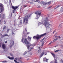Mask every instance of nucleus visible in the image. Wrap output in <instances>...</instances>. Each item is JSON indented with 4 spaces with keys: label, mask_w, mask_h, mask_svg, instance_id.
<instances>
[{
    "label": "nucleus",
    "mask_w": 63,
    "mask_h": 63,
    "mask_svg": "<svg viewBox=\"0 0 63 63\" xmlns=\"http://www.w3.org/2000/svg\"><path fill=\"white\" fill-rule=\"evenodd\" d=\"M58 40V38H56V39H55L53 41L54 42H56L57 40Z\"/></svg>",
    "instance_id": "f3484780"
},
{
    "label": "nucleus",
    "mask_w": 63,
    "mask_h": 63,
    "mask_svg": "<svg viewBox=\"0 0 63 63\" xmlns=\"http://www.w3.org/2000/svg\"><path fill=\"white\" fill-rule=\"evenodd\" d=\"M26 5L24 7H26Z\"/></svg>",
    "instance_id": "680f3d73"
},
{
    "label": "nucleus",
    "mask_w": 63,
    "mask_h": 63,
    "mask_svg": "<svg viewBox=\"0 0 63 63\" xmlns=\"http://www.w3.org/2000/svg\"><path fill=\"white\" fill-rule=\"evenodd\" d=\"M25 30H26V31H27V30H26V28L25 29Z\"/></svg>",
    "instance_id": "6e6d98bb"
},
{
    "label": "nucleus",
    "mask_w": 63,
    "mask_h": 63,
    "mask_svg": "<svg viewBox=\"0 0 63 63\" xmlns=\"http://www.w3.org/2000/svg\"><path fill=\"white\" fill-rule=\"evenodd\" d=\"M38 53H40L41 52V49H40L38 51Z\"/></svg>",
    "instance_id": "dca6fc26"
},
{
    "label": "nucleus",
    "mask_w": 63,
    "mask_h": 63,
    "mask_svg": "<svg viewBox=\"0 0 63 63\" xmlns=\"http://www.w3.org/2000/svg\"><path fill=\"white\" fill-rule=\"evenodd\" d=\"M9 35H8V34H5L2 35L1 36V38H4V37H6V36H8Z\"/></svg>",
    "instance_id": "1a4fd4ad"
},
{
    "label": "nucleus",
    "mask_w": 63,
    "mask_h": 63,
    "mask_svg": "<svg viewBox=\"0 0 63 63\" xmlns=\"http://www.w3.org/2000/svg\"><path fill=\"white\" fill-rule=\"evenodd\" d=\"M58 38L59 39H60V38H61V37L60 36H59L58 37Z\"/></svg>",
    "instance_id": "37998d69"
},
{
    "label": "nucleus",
    "mask_w": 63,
    "mask_h": 63,
    "mask_svg": "<svg viewBox=\"0 0 63 63\" xmlns=\"http://www.w3.org/2000/svg\"><path fill=\"white\" fill-rule=\"evenodd\" d=\"M30 16H29V17H30Z\"/></svg>",
    "instance_id": "e2e57ef3"
},
{
    "label": "nucleus",
    "mask_w": 63,
    "mask_h": 63,
    "mask_svg": "<svg viewBox=\"0 0 63 63\" xmlns=\"http://www.w3.org/2000/svg\"><path fill=\"white\" fill-rule=\"evenodd\" d=\"M17 8H18V7L15 6V7L13 6H12V8L14 10H13V13H14V12H15V11L14 12V11H15V10H16V9H17Z\"/></svg>",
    "instance_id": "6e6552de"
},
{
    "label": "nucleus",
    "mask_w": 63,
    "mask_h": 63,
    "mask_svg": "<svg viewBox=\"0 0 63 63\" xmlns=\"http://www.w3.org/2000/svg\"><path fill=\"white\" fill-rule=\"evenodd\" d=\"M55 63H58L57 61V60L56 59H55Z\"/></svg>",
    "instance_id": "6ab92c4d"
},
{
    "label": "nucleus",
    "mask_w": 63,
    "mask_h": 63,
    "mask_svg": "<svg viewBox=\"0 0 63 63\" xmlns=\"http://www.w3.org/2000/svg\"><path fill=\"white\" fill-rule=\"evenodd\" d=\"M14 34V32H12V35H13V34Z\"/></svg>",
    "instance_id": "c03bdc74"
},
{
    "label": "nucleus",
    "mask_w": 63,
    "mask_h": 63,
    "mask_svg": "<svg viewBox=\"0 0 63 63\" xmlns=\"http://www.w3.org/2000/svg\"><path fill=\"white\" fill-rule=\"evenodd\" d=\"M62 25L61 24H60L59 25V28H61V27H62Z\"/></svg>",
    "instance_id": "5701e85b"
},
{
    "label": "nucleus",
    "mask_w": 63,
    "mask_h": 63,
    "mask_svg": "<svg viewBox=\"0 0 63 63\" xmlns=\"http://www.w3.org/2000/svg\"><path fill=\"white\" fill-rule=\"evenodd\" d=\"M32 49H33V48L32 47V48H31V50Z\"/></svg>",
    "instance_id": "3c124183"
},
{
    "label": "nucleus",
    "mask_w": 63,
    "mask_h": 63,
    "mask_svg": "<svg viewBox=\"0 0 63 63\" xmlns=\"http://www.w3.org/2000/svg\"><path fill=\"white\" fill-rule=\"evenodd\" d=\"M26 35V34L25 33V32H23V35H24V36H25Z\"/></svg>",
    "instance_id": "cd10ccee"
},
{
    "label": "nucleus",
    "mask_w": 63,
    "mask_h": 63,
    "mask_svg": "<svg viewBox=\"0 0 63 63\" xmlns=\"http://www.w3.org/2000/svg\"><path fill=\"white\" fill-rule=\"evenodd\" d=\"M47 53L45 54V55H47Z\"/></svg>",
    "instance_id": "052dcab7"
},
{
    "label": "nucleus",
    "mask_w": 63,
    "mask_h": 63,
    "mask_svg": "<svg viewBox=\"0 0 63 63\" xmlns=\"http://www.w3.org/2000/svg\"><path fill=\"white\" fill-rule=\"evenodd\" d=\"M20 59H22V57H20Z\"/></svg>",
    "instance_id": "8fccbe9b"
},
{
    "label": "nucleus",
    "mask_w": 63,
    "mask_h": 63,
    "mask_svg": "<svg viewBox=\"0 0 63 63\" xmlns=\"http://www.w3.org/2000/svg\"><path fill=\"white\" fill-rule=\"evenodd\" d=\"M14 61L15 62V63H17V61H16V60H14Z\"/></svg>",
    "instance_id": "f704fd0d"
},
{
    "label": "nucleus",
    "mask_w": 63,
    "mask_h": 63,
    "mask_svg": "<svg viewBox=\"0 0 63 63\" xmlns=\"http://www.w3.org/2000/svg\"><path fill=\"white\" fill-rule=\"evenodd\" d=\"M14 12H15V10H14Z\"/></svg>",
    "instance_id": "69168bd1"
},
{
    "label": "nucleus",
    "mask_w": 63,
    "mask_h": 63,
    "mask_svg": "<svg viewBox=\"0 0 63 63\" xmlns=\"http://www.w3.org/2000/svg\"><path fill=\"white\" fill-rule=\"evenodd\" d=\"M11 6H12V3H11Z\"/></svg>",
    "instance_id": "0e129e2a"
},
{
    "label": "nucleus",
    "mask_w": 63,
    "mask_h": 63,
    "mask_svg": "<svg viewBox=\"0 0 63 63\" xmlns=\"http://www.w3.org/2000/svg\"><path fill=\"white\" fill-rule=\"evenodd\" d=\"M59 51V50H56L54 51L55 52H58Z\"/></svg>",
    "instance_id": "4be33fe9"
},
{
    "label": "nucleus",
    "mask_w": 63,
    "mask_h": 63,
    "mask_svg": "<svg viewBox=\"0 0 63 63\" xmlns=\"http://www.w3.org/2000/svg\"><path fill=\"white\" fill-rule=\"evenodd\" d=\"M1 46H2V44H0V47H1Z\"/></svg>",
    "instance_id": "58836bf2"
},
{
    "label": "nucleus",
    "mask_w": 63,
    "mask_h": 63,
    "mask_svg": "<svg viewBox=\"0 0 63 63\" xmlns=\"http://www.w3.org/2000/svg\"><path fill=\"white\" fill-rule=\"evenodd\" d=\"M43 5H46V4H47V2H44V3H43Z\"/></svg>",
    "instance_id": "412c9836"
},
{
    "label": "nucleus",
    "mask_w": 63,
    "mask_h": 63,
    "mask_svg": "<svg viewBox=\"0 0 63 63\" xmlns=\"http://www.w3.org/2000/svg\"><path fill=\"white\" fill-rule=\"evenodd\" d=\"M15 59H16V60H17V58H15Z\"/></svg>",
    "instance_id": "4d7b16f0"
},
{
    "label": "nucleus",
    "mask_w": 63,
    "mask_h": 63,
    "mask_svg": "<svg viewBox=\"0 0 63 63\" xmlns=\"http://www.w3.org/2000/svg\"><path fill=\"white\" fill-rule=\"evenodd\" d=\"M24 43H25L26 45L28 47V49H29L30 46L31 45V44L30 43H29V42H28V41L27 40V38H25V40L24 41Z\"/></svg>",
    "instance_id": "f03ea898"
},
{
    "label": "nucleus",
    "mask_w": 63,
    "mask_h": 63,
    "mask_svg": "<svg viewBox=\"0 0 63 63\" xmlns=\"http://www.w3.org/2000/svg\"><path fill=\"white\" fill-rule=\"evenodd\" d=\"M35 0H32V1H34Z\"/></svg>",
    "instance_id": "338daca9"
},
{
    "label": "nucleus",
    "mask_w": 63,
    "mask_h": 63,
    "mask_svg": "<svg viewBox=\"0 0 63 63\" xmlns=\"http://www.w3.org/2000/svg\"><path fill=\"white\" fill-rule=\"evenodd\" d=\"M44 42H43L42 43V46H43V45H44Z\"/></svg>",
    "instance_id": "72a5a7b5"
},
{
    "label": "nucleus",
    "mask_w": 63,
    "mask_h": 63,
    "mask_svg": "<svg viewBox=\"0 0 63 63\" xmlns=\"http://www.w3.org/2000/svg\"><path fill=\"white\" fill-rule=\"evenodd\" d=\"M48 4H49V5L50 4H51V1H49L48 2Z\"/></svg>",
    "instance_id": "a878e982"
},
{
    "label": "nucleus",
    "mask_w": 63,
    "mask_h": 63,
    "mask_svg": "<svg viewBox=\"0 0 63 63\" xmlns=\"http://www.w3.org/2000/svg\"><path fill=\"white\" fill-rule=\"evenodd\" d=\"M2 34L1 33H0V35H2Z\"/></svg>",
    "instance_id": "bf43d9fd"
},
{
    "label": "nucleus",
    "mask_w": 63,
    "mask_h": 63,
    "mask_svg": "<svg viewBox=\"0 0 63 63\" xmlns=\"http://www.w3.org/2000/svg\"><path fill=\"white\" fill-rule=\"evenodd\" d=\"M63 6L61 8V10L60 11L61 12H63V8H63Z\"/></svg>",
    "instance_id": "aec40b11"
},
{
    "label": "nucleus",
    "mask_w": 63,
    "mask_h": 63,
    "mask_svg": "<svg viewBox=\"0 0 63 63\" xmlns=\"http://www.w3.org/2000/svg\"><path fill=\"white\" fill-rule=\"evenodd\" d=\"M27 53V52H26V51L24 53V55H25V54H26Z\"/></svg>",
    "instance_id": "7c9ffc66"
},
{
    "label": "nucleus",
    "mask_w": 63,
    "mask_h": 63,
    "mask_svg": "<svg viewBox=\"0 0 63 63\" xmlns=\"http://www.w3.org/2000/svg\"><path fill=\"white\" fill-rule=\"evenodd\" d=\"M14 41L12 40L11 42L10 45H9V47H12V46L14 45Z\"/></svg>",
    "instance_id": "0eeeda50"
},
{
    "label": "nucleus",
    "mask_w": 63,
    "mask_h": 63,
    "mask_svg": "<svg viewBox=\"0 0 63 63\" xmlns=\"http://www.w3.org/2000/svg\"><path fill=\"white\" fill-rule=\"evenodd\" d=\"M9 3L10 4H11V3H12L11 2V0H9Z\"/></svg>",
    "instance_id": "c9c22d12"
},
{
    "label": "nucleus",
    "mask_w": 63,
    "mask_h": 63,
    "mask_svg": "<svg viewBox=\"0 0 63 63\" xmlns=\"http://www.w3.org/2000/svg\"><path fill=\"white\" fill-rule=\"evenodd\" d=\"M12 13H11V16L10 18H11V17H12Z\"/></svg>",
    "instance_id": "4c0bfd02"
},
{
    "label": "nucleus",
    "mask_w": 63,
    "mask_h": 63,
    "mask_svg": "<svg viewBox=\"0 0 63 63\" xmlns=\"http://www.w3.org/2000/svg\"><path fill=\"white\" fill-rule=\"evenodd\" d=\"M38 1H39V0H36V1H35V2H38Z\"/></svg>",
    "instance_id": "de8ad7c7"
},
{
    "label": "nucleus",
    "mask_w": 63,
    "mask_h": 63,
    "mask_svg": "<svg viewBox=\"0 0 63 63\" xmlns=\"http://www.w3.org/2000/svg\"><path fill=\"white\" fill-rule=\"evenodd\" d=\"M44 39H42V40H41V42H43V41Z\"/></svg>",
    "instance_id": "a19ab883"
},
{
    "label": "nucleus",
    "mask_w": 63,
    "mask_h": 63,
    "mask_svg": "<svg viewBox=\"0 0 63 63\" xmlns=\"http://www.w3.org/2000/svg\"><path fill=\"white\" fill-rule=\"evenodd\" d=\"M61 62H62V63H63V61L61 59Z\"/></svg>",
    "instance_id": "2f4dec72"
},
{
    "label": "nucleus",
    "mask_w": 63,
    "mask_h": 63,
    "mask_svg": "<svg viewBox=\"0 0 63 63\" xmlns=\"http://www.w3.org/2000/svg\"><path fill=\"white\" fill-rule=\"evenodd\" d=\"M39 49H40V47H39Z\"/></svg>",
    "instance_id": "13d9d810"
},
{
    "label": "nucleus",
    "mask_w": 63,
    "mask_h": 63,
    "mask_svg": "<svg viewBox=\"0 0 63 63\" xmlns=\"http://www.w3.org/2000/svg\"><path fill=\"white\" fill-rule=\"evenodd\" d=\"M31 37H29V36L28 39H29V40H30L31 39Z\"/></svg>",
    "instance_id": "393cba45"
},
{
    "label": "nucleus",
    "mask_w": 63,
    "mask_h": 63,
    "mask_svg": "<svg viewBox=\"0 0 63 63\" xmlns=\"http://www.w3.org/2000/svg\"><path fill=\"white\" fill-rule=\"evenodd\" d=\"M36 37L37 36H34L33 37V39H36Z\"/></svg>",
    "instance_id": "bb28decb"
},
{
    "label": "nucleus",
    "mask_w": 63,
    "mask_h": 63,
    "mask_svg": "<svg viewBox=\"0 0 63 63\" xmlns=\"http://www.w3.org/2000/svg\"><path fill=\"white\" fill-rule=\"evenodd\" d=\"M60 6V5H58L57 7H56V9H57Z\"/></svg>",
    "instance_id": "c756f323"
},
{
    "label": "nucleus",
    "mask_w": 63,
    "mask_h": 63,
    "mask_svg": "<svg viewBox=\"0 0 63 63\" xmlns=\"http://www.w3.org/2000/svg\"><path fill=\"white\" fill-rule=\"evenodd\" d=\"M47 60H48V59H47L46 58H44L43 59V61H44H44H46L47 62Z\"/></svg>",
    "instance_id": "9b49d317"
},
{
    "label": "nucleus",
    "mask_w": 63,
    "mask_h": 63,
    "mask_svg": "<svg viewBox=\"0 0 63 63\" xmlns=\"http://www.w3.org/2000/svg\"><path fill=\"white\" fill-rule=\"evenodd\" d=\"M9 31H10L9 29H8L7 30V32H9Z\"/></svg>",
    "instance_id": "e433bc0d"
},
{
    "label": "nucleus",
    "mask_w": 63,
    "mask_h": 63,
    "mask_svg": "<svg viewBox=\"0 0 63 63\" xmlns=\"http://www.w3.org/2000/svg\"><path fill=\"white\" fill-rule=\"evenodd\" d=\"M51 7H52V6H49L48 8V9H49V8H50Z\"/></svg>",
    "instance_id": "ea45409f"
},
{
    "label": "nucleus",
    "mask_w": 63,
    "mask_h": 63,
    "mask_svg": "<svg viewBox=\"0 0 63 63\" xmlns=\"http://www.w3.org/2000/svg\"><path fill=\"white\" fill-rule=\"evenodd\" d=\"M44 54H45V52H42V53L40 55V56L41 57L43 55H44Z\"/></svg>",
    "instance_id": "4468645a"
},
{
    "label": "nucleus",
    "mask_w": 63,
    "mask_h": 63,
    "mask_svg": "<svg viewBox=\"0 0 63 63\" xmlns=\"http://www.w3.org/2000/svg\"><path fill=\"white\" fill-rule=\"evenodd\" d=\"M2 47L3 49H5L6 48V45L5 44H2Z\"/></svg>",
    "instance_id": "9d476101"
},
{
    "label": "nucleus",
    "mask_w": 63,
    "mask_h": 63,
    "mask_svg": "<svg viewBox=\"0 0 63 63\" xmlns=\"http://www.w3.org/2000/svg\"><path fill=\"white\" fill-rule=\"evenodd\" d=\"M51 54L52 55L53 57L55 59V54L53 53H51Z\"/></svg>",
    "instance_id": "f8f14e48"
},
{
    "label": "nucleus",
    "mask_w": 63,
    "mask_h": 63,
    "mask_svg": "<svg viewBox=\"0 0 63 63\" xmlns=\"http://www.w3.org/2000/svg\"><path fill=\"white\" fill-rule=\"evenodd\" d=\"M1 20H0V23H1Z\"/></svg>",
    "instance_id": "864d4df0"
},
{
    "label": "nucleus",
    "mask_w": 63,
    "mask_h": 63,
    "mask_svg": "<svg viewBox=\"0 0 63 63\" xmlns=\"http://www.w3.org/2000/svg\"><path fill=\"white\" fill-rule=\"evenodd\" d=\"M8 58L10 59L11 60H14V57H8Z\"/></svg>",
    "instance_id": "ddd939ff"
},
{
    "label": "nucleus",
    "mask_w": 63,
    "mask_h": 63,
    "mask_svg": "<svg viewBox=\"0 0 63 63\" xmlns=\"http://www.w3.org/2000/svg\"><path fill=\"white\" fill-rule=\"evenodd\" d=\"M56 47V46H55V47Z\"/></svg>",
    "instance_id": "774afa93"
},
{
    "label": "nucleus",
    "mask_w": 63,
    "mask_h": 63,
    "mask_svg": "<svg viewBox=\"0 0 63 63\" xmlns=\"http://www.w3.org/2000/svg\"><path fill=\"white\" fill-rule=\"evenodd\" d=\"M1 41H2V39L1 38H0V42H1Z\"/></svg>",
    "instance_id": "79ce46f5"
},
{
    "label": "nucleus",
    "mask_w": 63,
    "mask_h": 63,
    "mask_svg": "<svg viewBox=\"0 0 63 63\" xmlns=\"http://www.w3.org/2000/svg\"><path fill=\"white\" fill-rule=\"evenodd\" d=\"M52 30V29L51 28H50V32H51V30Z\"/></svg>",
    "instance_id": "473e14b6"
},
{
    "label": "nucleus",
    "mask_w": 63,
    "mask_h": 63,
    "mask_svg": "<svg viewBox=\"0 0 63 63\" xmlns=\"http://www.w3.org/2000/svg\"><path fill=\"white\" fill-rule=\"evenodd\" d=\"M30 34V32H27V34Z\"/></svg>",
    "instance_id": "09e8293b"
},
{
    "label": "nucleus",
    "mask_w": 63,
    "mask_h": 63,
    "mask_svg": "<svg viewBox=\"0 0 63 63\" xmlns=\"http://www.w3.org/2000/svg\"><path fill=\"white\" fill-rule=\"evenodd\" d=\"M2 62H4V63H7V61H3Z\"/></svg>",
    "instance_id": "b1692460"
},
{
    "label": "nucleus",
    "mask_w": 63,
    "mask_h": 63,
    "mask_svg": "<svg viewBox=\"0 0 63 63\" xmlns=\"http://www.w3.org/2000/svg\"><path fill=\"white\" fill-rule=\"evenodd\" d=\"M0 7H1L0 8V13H1V12L4 11L5 9L4 7H3L4 6L1 3H0Z\"/></svg>",
    "instance_id": "7ed1b4c3"
},
{
    "label": "nucleus",
    "mask_w": 63,
    "mask_h": 63,
    "mask_svg": "<svg viewBox=\"0 0 63 63\" xmlns=\"http://www.w3.org/2000/svg\"><path fill=\"white\" fill-rule=\"evenodd\" d=\"M20 24L21 25V24H22V21L21 20L20 21Z\"/></svg>",
    "instance_id": "c85d7f7f"
},
{
    "label": "nucleus",
    "mask_w": 63,
    "mask_h": 63,
    "mask_svg": "<svg viewBox=\"0 0 63 63\" xmlns=\"http://www.w3.org/2000/svg\"><path fill=\"white\" fill-rule=\"evenodd\" d=\"M7 43V41H6L5 42V43Z\"/></svg>",
    "instance_id": "5fc2aeb1"
},
{
    "label": "nucleus",
    "mask_w": 63,
    "mask_h": 63,
    "mask_svg": "<svg viewBox=\"0 0 63 63\" xmlns=\"http://www.w3.org/2000/svg\"><path fill=\"white\" fill-rule=\"evenodd\" d=\"M24 40V38H22L21 40V42H22L23 43H24V42H23V40Z\"/></svg>",
    "instance_id": "a211bd4d"
},
{
    "label": "nucleus",
    "mask_w": 63,
    "mask_h": 63,
    "mask_svg": "<svg viewBox=\"0 0 63 63\" xmlns=\"http://www.w3.org/2000/svg\"><path fill=\"white\" fill-rule=\"evenodd\" d=\"M28 17H28V16H26L25 17L23 20L24 23V22H25V21L26 24H27L28 23L27 22L28 21Z\"/></svg>",
    "instance_id": "20e7f679"
},
{
    "label": "nucleus",
    "mask_w": 63,
    "mask_h": 63,
    "mask_svg": "<svg viewBox=\"0 0 63 63\" xmlns=\"http://www.w3.org/2000/svg\"><path fill=\"white\" fill-rule=\"evenodd\" d=\"M34 13L36 14V15H37L36 18L37 19H38L39 17H40V16L41 15V12L39 13L38 12H34Z\"/></svg>",
    "instance_id": "423d86ee"
},
{
    "label": "nucleus",
    "mask_w": 63,
    "mask_h": 63,
    "mask_svg": "<svg viewBox=\"0 0 63 63\" xmlns=\"http://www.w3.org/2000/svg\"><path fill=\"white\" fill-rule=\"evenodd\" d=\"M52 42H51L50 43H49V44H52Z\"/></svg>",
    "instance_id": "49530a36"
},
{
    "label": "nucleus",
    "mask_w": 63,
    "mask_h": 63,
    "mask_svg": "<svg viewBox=\"0 0 63 63\" xmlns=\"http://www.w3.org/2000/svg\"><path fill=\"white\" fill-rule=\"evenodd\" d=\"M46 34H47V33H44L43 34L41 35H37L36 36V39H37V40H39V39H40V38L41 37L44 36V35H46Z\"/></svg>",
    "instance_id": "39448f33"
},
{
    "label": "nucleus",
    "mask_w": 63,
    "mask_h": 63,
    "mask_svg": "<svg viewBox=\"0 0 63 63\" xmlns=\"http://www.w3.org/2000/svg\"><path fill=\"white\" fill-rule=\"evenodd\" d=\"M55 32H56L55 31L53 32V33H54H54H55Z\"/></svg>",
    "instance_id": "a18cd8bd"
},
{
    "label": "nucleus",
    "mask_w": 63,
    "mask_h": 63,
    "mask_svg": "<svg viewBox=\"0 0 63 63\" xmlns=\"http://www.w3.org/2000/svg\"><path fill=\"white\" fill-rule=\"evenodd\" d=\"M6 27L5 26H4L3 28V30L2 31H5V29Z\"/></svg>",
    "instance_id": "2eb2a0df"
},
{
    "label": "nucleus",
    "mask_w": 63,
    "mask_h": 63,
    "mask_svg": "<svg viewBox=\"0 0 63 63\" xmlns=\"http://www.w3.org/2000/svg\"><path fill=\"white\" fill-rule=\"evenodd\" d=\"M48 21V20L47 19V17H46L45 18L44 20L42 21V23L39 22L38 25H41V24H43L44 25L46 26V28H48V27H49L50 25V24L47 22Z\"/></svg>",
    "instance_id": "f257e3e1"
},
{
    "label": "nucleus",
    "mask_w": 63,
    "mask_h": 63,
    "mask_svg": "<svg viewBox=\"0 0 63 63\" xmlns=\"http://www.w3.org/2000/svg\"><path fill=\"white\" fill-rule=\"evenodd\" d=\"M5 14H4L3 15V17H4V15H5Z\"/></svg>",
    "instance_id": "603ef678"
}]
</instances>
